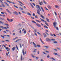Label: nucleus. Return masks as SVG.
Returning <instances> with one entry per match:
<instances>
[{"label": "nucleus", "mask_w": 61, "mask_h": 61, "mask_svg": "<svg viewBox=\"0 0 61 61\" xmlns=\"http://www.w3.org/2000/svg\"><path fill=\"white\" fill-rule=\"evenodd\" d=\"M36 8L37 9H38L39 8V9L38 10H37V13L38 14V15H40L43 18V19H45V17L44 16L42 15H41L40 14V11H41V8H40V6L38 5H36Z\"/></svg>", "instance_id": "nucleus-1"}, {"label": "nucleus", "mask_w": 61, "mask_h": 61, "mask_svg": "<svg viewBox=\"0 0 61 61\" xmlns=\"http://www.w3.org/2000/svg\"><path fill=\"white\" fill-rule=\"evenodd\" d=\"M53 26L55 28H56V30H58V27H56V26L57 25V23L56 21H54L53 23Z\"/></svg>", "instance_id": "nucleus-2"}, {"label": "nucleus", "mask_w": 61, "mask_h": 61, "mask_svg": "<svg viewBox=\"0 0 61 61\" xmlns=\"http://www.w3.org/2000/svg\"><path fill=\"white\" fill-rule=\"evenodd\" d=\"M40 19L41 20V21H43V22H45V24L47 25V26H49V25H48V24L47 23H46L47 22L46 21L44 20H43V19H41V18H40Z\"/></svg>", "instance_id": "nucleus-3"}, {"label": "nucleus", "mask_w": 61, "mask_h": 61, "mask_svg": "<svg viewBox=\"0 0 61 61\" xmlns=\"http://www.w3.org/2000/svg\"><path fill=\"white\" fill-rule=\"evenodd\" d=\"M7 19L8 21H9V22H12L13 21V20L12 19H11L10 20L9 19H8V18H7Z\"/></svg>", "instance_id": "nucleus-4"}, {"label": "nucleus", "mask_w": 61, "mask_h": 61, "mask_svg": "<svg viewBox=\"0 0 61 61\" xmlns=\"http://www.w3.org/2000/svg\"><path fill=\"white\" fill-rule=\"evenodd\" d=\"M46 41H51V40L50 39L48 38H47L46 39Z\"/></svg>", "instance_id": "nucleus-5"}, {"label": "nucleus", "mask_w": 61, "mask_h": 61, "mask_svg": "<svg viewBox=\"0 0 61 61\" xmlns=\"http://www.w3.org/2000/svg\"><path fill=\"white\" fill-rule=\"evenodd\" d=\"M22 53L23 55H25L26 53V51H25L24 53V49H23L22 50Z\"/></svg>", "instance_id": "nucleus-6"}, {"label": "nucleus", "mask_w": 61, "mask_h": 61, "mask_svg": "<svg viewBox=\"0 0 61 61\" xmlns=\"http://www.w3.org/2000/svg\"><path fill=\"white\" fill-rule=\"evenodd\" d=\"M0 28H2V29H6L7 28L5 27H4L3 26H0Z\"/></svg>", "instance_id": "nucleus-7"}, {"label": "nucleus", "mask_w": 61, "mask_h": 61, "mask_svg": "<svg viewBox=\"0 0 61 61\" xmlns=\"http://www.w3.org/2000/svg\"><path fill=\"white\" fill-rule=\"evenodd\" d=\"M36 24V25L37 26H38V27H41V26L39 24H38V23Z\"/></svg>", "instance_id": "nucleus-8"}, {"label": "nucleus", "mask_w": 61, "mask_h": 61, "mask_svg": "<svg viewBox=\"0 0 61 61\" xmlns=\"http://www.w3.org/2000/svg\"><path fill=\"white\" fill-rule=\"evenodd\" d=\"M6 11H7V12H8V13H9L10 14V15L12 13H11L10 11L9 10H8V9H6Z\"/></svg>", "instance_id": "nucleus-9"}, {"label": "nucleus", "mask_w": 61, "mask_h": 61, "mask_svg": "<svg viewBox=\"0 0 61 61\" xmlns=\"http://www.w3.org/2000/svg\"><path fill=\"white\" fill-rule=\"evenodd\" d=\"M14 14H15V15H18V13L17 12L15 11V12H13Z\"/></svg>", "instance_id": "nucleus-10"}, {"label": "nucleus", "mask_w": 61, "mask_h": 61, "mask_svg": "<svg viewBox=\"0 0 61 61\" xmlns=\"http://www.w3.org/2000/svg\"><path fill=\"white\" fill-rule=\"evenodd\" d=\"M43 4V2L42 1H41V2L39 3V4L40 5H42V4Z\"/></svg>", "instance_id": "nucleus-11"}, {"label": "nucleus", "mask_w": 61, "mask_h": 61, "mask_svg": "<svg viewBox=\"0 0 61 61\" xmlns=\"http://www.w3.org/2000/svg\"><path fill=\"white\" fill-rule=\"evenodd\" d=\"M41 8L42 9L43 12H44V9L41 6Z\"/></svg>", "instance_id": "nucleus-12"}, {"label": "nucleus", "mask_w": 61, "mask_h": 61, "mask_svg": "<svg viewBox=\"0 0 61 61\" xmlns=\"http://www.w3.org/2000/svg\"><path fill=\"white\" fill-rule=\"evenodd\" d=\"M40 39L42 43V44H45V43H44V42H43L42 41V39H41V38H40Z\"/></svg>", "instance_id": "nucleus-13"}, {"label": "nucleus", "mask_w": 61, "mask_h": 61, "mask_svg": "<svg viewBox=\"0 0 61 61\" xmlns=\"http://www.w3.org/2000/svg\"><path fill=\"white\" fill-rule=\"evenodd\" d=\"M32 43L34 45V46L35 47H36L37 46H36V44H35V43H34V42H32Z\"/></svg>", "instance_id": "nucleus-14"}, {"label": "nucleus", "mask_w": 61, "mask_h": 61, "mask_svg": "<svg viewBox=\"0 0 61 61\" xmlns=\"http://www.w3.org/2000/svg\"><path fill=\"white\" fill-rule=\"evenodd\" d=\"M48 7L49 9H51V6L50 5H48Z\"/></svg>", "instance_id": "nucleus-15"}, {"label": "nucleus", "mask_w": 61, "mask_h": 61, "mask_svg": "<svg viewBox=\"0 0 61 61\" xmlns=\"http://www.w3.org/2000/svg\"><path fill=\"white\" fill-rule=\"evenodd\" d=\"M15 49V47H14L12 48V49L13 51H14Z\"/></svg>", "instance_id": "nucleus-16"}, {"label": "nucleus", "mask_w": 61, "mask_h": 61, "mask_svg": "<svg viewBox=\"0 0 61 61\" xmlns=\"http://www.w3.org/2000/svg\"><path fill=\"white\" fill-rule=\"evenodd\" d=\"M43 47L46 48H49V46H43Z\"/></svg>", "instance_id": "nucleus-17"}, {"label": "nucleus", "mask_w": 61, "mask_h": 61, "mask_svg": "<svg viewBox=\"0 0 61 61\" xmlns=\"http://www.w3.org/2000/svg\"><path fill=\"white\" fill-rule=\"evenodd\" d=\"M50 59H53V60H55V61H56V60L53 57L51 58Z\"/></svg>", "instance_id": "nucleus-18"}, {"label": "nucleus", "mask_w": 61, "mask_h": 61, "mask_svg": "<svg viewBox=\"0 0 61 61\" xmlns=\"http://www.w3.org/2000/svg\"><path fill=\"white\" fill-rule=\"evenodd\" d=\"M4 3H5V4H6V5H7V6H9V5H8V3H6L5 2H4Z\"/></svg>", "instance_id": "nucleus-19"}, {"label": "nucleus", "mask_w": 61, "mask_h": 61, "mask_svg": "<svg viewBox=\"0 0 61 61\" xmlns=\"http://www.w3.org/2000/svg\"><path fill=\"white\" fill-rule=\"evenodd\" d=\"M36 22H37L38 23H41V21H40L39 20H36Z\"/></svg>", "instance_id": "nucleus-20"}, {"label": "nucleus", "mask_w": 61, "mask_h": 61, "mask_svg": "<svg viewBox=\"0 0 61 61\" xmlns=\"http://www.w3.org/2000/svg\"><path fill=\"white\" fill-rule=\"evenodd\" d=\"M30 5L31 6V7H32V8H34V7L32 4L31 3H30Z\"/></svg>", "instance_id": "nucleus-21"}, {"label": "nucleus", "mask_w": 61, "mask_h": 61, "mask_svg": "<svg viewBox=\"0 0 61 61\" xmlns=\"http://www.w3.org/2000/svg\"><path fill=\"white\" fill-rule=\"evenodd\" d=\"M27 14L28 15H30V16H31V14H30V13L29 12H28L27 13Z\"/></svg>", "instance_id": "nucleus-22"}, {"label": "nucleus", "mask_w": 61, "mask_h": 61, "mask_svg": "<svg viewBox=\"0 0 61 61\" xmlns=\"http://www.w3.org/2000/svg\"><path fill=\"white\" fill-rule=\"evenodd\" d=\"M46 20L48 22H49L50 21L49 20V19H48L46 18Z\"/></svg>", "instance_id": "nucleus-23"}, {"label": "nucleus", "mask_w": 61, "mask_h": 61, "mask_svg": "<svg viewBox=\"0 0 61 61\" xmlns=\"http://www.w3.org/2000/svg\"><path fill=\"white\" fill-rule=\"evenodd\" d=\"M55 6L56 7V8H58V7H59V6L57 5H55Z\"/></svg>", "instance_id": "nucleus-24"}, {"label": "nucleus", "mask_w": 61, "mask_h": 61, "mask_svg": "<svg viewBox=\"0 0 61 61\" xmlns=\"http://www.w3.org/2000/svg\"><path fill=\"white\" fill-rule=\"evenodd\" d=\"M51 41H55V39H51Z\"/></svg>", "instance_id": "nucleus-25"}, {"label": "nucleus", "mask_w": 61, "mask_h": 61, "mask_svg": "<svg viewBox=\"0 0 61 61\" xmlns=\"http://www.w3.org/2000/svg\"><path fill=\"white\" fill-rule=\"evenodd\" d=\"M6 1L7 2H8V3H12V2H11V1H10L8 0H6Z\"/></svg>", "instance_id": "nucleus-26"}, {"label": "nucleus", "mask_w": 61, "mask_h": 61, "mask_svg": "<svg viewBox=\"0 0 61 61\" xmlns=\"http://www.w3.org/2000/svg\"><path fill=\"white\" fill-rule=\"evenodd\" d=\"M0 24H4V23L2 21H0Z\"/></svg>", "instance_id": "nucleus-27"}, {"label": "nucleus", "mask_w": 61, "mask_h": 61, "mask_svg": "<svg viewBox=\"0 0 61 61\" xmlns=\"http://www.w3.org/2000/svg\"><path fill=\"white\" fill-rule=\"evenodd\" d=\"M19 40H21V39H18V40H16L15 41V42H17L18 41H19Z\"/></svg>", "instance_id": "nucleus-28"}, {"label": "nucleus", "mask_w": 61, "mask_h": 61, "mask_svg": "<svg viewBox=\"0 0 61 61\" xmlns=\"http://www.w3.org/2000/svg\"><path fill=\"white\" fill-rule=\"evenodd\" d=\"M47 58H49L50 57V56H49V55H48V56H47Z\"/></svg>", "instance_id": "nucleus-29"}, {"label": "nucleus", "mask_w": 61, "mask_h": 61, "mask_svg": "<svg viewBox=\"0 0 61 61\" xmlns=\"http://www.w3.org/2000/svg\"><path fill=\"white\" fill-rule=\"evenodd\" d=\"M37 33L38 34H39V35H40V36H42V35L40 33H39V32H37Z\"/></svg>", "instance_id": "nucleus-30"}, {"label": "nucleus", "mask_w": 61, "mask_h": 61, "mask_svg": "<svg viewBox=\"0 0 61 61\" xmlns=\"http://www.w3.org/2000/svg\"><path fill=\"white\" fill-rule=\"evenodd\" d=\"M36 46L38 47H41V46L37 44Z\"/></svg>", "instance_id": "nucleus-31"}, {"label": "nucleus", "mask_w": 61, "mask_h": 61, "mask_svg": "<svg viewBox=\"0 0 61 61\" xmlns=\"http://www.w3.org/2000/svg\"><path fill=\"white\" fill-rule=\"evenodd\" d=\"M32 22H33V23H35V24H36V22L35 21H34V20H32Z\"/></svg>", "instance_id": "nucleus-32"}, {"label": "nucleus", "mask_w": 61, "mask_h": 61, "mask_svg": "<svg viewBox=\"0 0 61 61\" xmlns=\"http://www.w3.org/2000/svg\"><path fill=\"white\" fill-rule=\"evenodd\" d=\"M54 55H58V54L55 52L54 53Z\"/></svg>", "instance_id": "nucleus-33"}, {"label": "nucleus", "mask_w": 61, "mask_h": 61, "mask_svg": "<svg viewBox=\"0 0 61 61\" xmlns=\"http://www.w3.org/2000/svg\"><path fill=\"white\" fill-rule=\"evenodd\" d=\"M53 43H55V44H56V43H57V42L56 41H54Z\"/></svg>", "instance_id": "nucleus-34"}, {"label": "nucleus", "mask_w": 61, "mask_h": 61, "mask_svg": "<svg viewBox=\"0 0 61 61\" xmlns=\"http://www.w3.org/2000/svg\"><path fill=\"white\" fill-rule=\"evenodd\" d=\"M34 31L35 32V33H36L37 32V30L36 29H35L34 30Z\"/></svg>", "instance_id": "nucleus-35"}, {"label": "nucleus", "mask_w": 61, "mask_h": 61, "mask_svg": "<svg viewBox=\"0 0 61 61\" xmlns=\"http://www.w3.org/2000/svg\"><path fill=\"white\" fill-rule=\"evenodd\" d=\"M31 55L32 57H33L34 58H35V57H36V56H34V55H33L32 54Z\"/></svg>", "instance_id": "nucleus-36"}, {"label": "nucleus", "mask_w": 61, "mask_h": 61, "mask_svg": "<svg viewBox=\"0 0 61 61\" xmlns=\"http://www.w3.org/2000/svg\"><path fill=\"white\" fill-rule=\"evenodd\" d=\"M22 60V55H21V61Z\"/></svg>", "instance_id": "nucleus-37"}, {"label": "nucleus", "mask_w": 61, "mask_h": 61, "mask_svg": "<svg viewBox=\"0 0 61 61\" xmlns=\"http://www.w3.org/2000/svg\"><path fill=\"white\" fill-rule=\"evenodd\" d=\"M43 2L44 3V4H46V2L45 1V0H44Z\"/></svg>", "instance_id": "nucleus-38"}, {"label": "nucleus", "mask_w": 61, "mask_h": 61, "mask_svg": "<svg viewBox=\"0 0 61 61\" xmlns=\"http://www.w3.org/2000/svg\"><path fill=\"white\" fill-rule=\"evenodd\" d=\"M14 7H15V8H18V7H17V6L15 5H14Z\"/></svg>", "instance_id": "nucleus-39"}, {"label": "nucleus", "mask_w": 61, "mask_h": 61, "mask_svg": "<svg viewBox=\"0 0 61 61\" xmlns=\"http://www.w3.org/2000/svg\"><path fill=\"white\" fill-rule=\"evenodd\" d=\"M44 27H45V28H47L48 29V27H47V26H46V25H45L44 26Z\"/></svg>", "instance_id": "nucleus-40"}, {"label": "nucleus", "mask_w": 61, "mask_h": 61, "mask_svg": "<svg viewBox=\"0 0 61 61\" xmlns=\"http://www.w3.org/2000/svg\"><path fill=\"white\" fill-rule=\"evenodd\" d=\"M2 6H1L2 7V6H3L4 7H5V6L3 4H2Z\"/></svg>", "instance_id": "nucleus-41"}, {"label": "nucleus", "mask_w": 61, "mask_h": 61, "mask_svg": "<svg viewBox=\"0 0 61 61\" xmlns=\"http://www.w3.org/2000/svg\"><path fill=\"white\" fill-rule=\"evenodd\" d=\"M4 24L5 25H7V26H8V24H7L5 23V24Z\"/></svg>", "instance_id": "nucleus-42"}, {"label": "nucleus", "mask_w": 61, "mask_h": 61, "mask_svg": "<svg viewBox=\"0 0 61 61\" xmlns=\"http://www.w3.org/2000/svg\"><path fill=\"white\" fill-rule=\"evenodd\" d=\"M54 14H55V15H56V16L57 15V14H56V12H54Z\"/></svg>", "instance_id": "nucleus-43"}, {"label": "nucleus", "mask_w": 61, "mask_h": 61, "mask_svg": "<svg viewBox=\"0 0 61 61\" xmlns=\"http://www.w3.org/2000/svg\"><path fill=\"white\" fill-rule=\"evenodd\" d=\"M22 13H24V14H25V11H22Z\"/></svg>", "instance_id": "nucleus-44"}, {"label": "nucleus", "mask_w": 61, "mask_h": 61, "mask_svg": "<svg viewBox=\"0 0 61 61\" xmlns=\"http://www.w3.org/2000/svg\"><path fill=\"white\" fill-rule=\"evenodd\" d=\"M46 9V10H47L48 11H49V10H48V9H47V8L46 7H44Z\"/></svg>", "instance_id": "nucleus-45"}, {"label": "nucleus", "mask_w": 61, "mask_h": 61, "mask_svg": "<svg viewBox=\"0 0 61 61\" xmlns=\"http://www.w3.org/2000/svg\"><path fill=\"white\" fill-rule=\"evenodd\" d=\"M47 36H46V34L44 35V37H46Z\"/></svg>", "instance_id": "nucleus-46"}, {"label": "nucleus", "mask_w": 61, "mask_h": 61, "mask_svg": "<svg viewBox=\"0 0 61 61\" xmlns=\"http://www.w3.org/2000/svg\"><path fill=\"white\" fill-rule=\"evenodd\" d=\"M5 41H6V42H10V41H9L7 40H5Z\"/></svg>", "instance_id": "nucleus-47"}, {"label": "nucleus", "mask_w": 61, "mask_h": 61, "mask_svg": "<svg viewBox=\"0 0 61 61\" xmlns=\"http://www.w3.org/2000/svg\"><path fill=\"white\" fill-rule=\"evenodd\" d=\"M20 48H22V46L21 45V44L20 43Z\"/></svg>", "instance_id": "nucleus-48"}, {"label": "nucleus", "mask_w": 61, "mask_h": 61, "mask_svg": "<svg viewBox=\"0 0 61 61\" xmlns=\"http://www.w3.org/2000/svg\"><path fill=\"white\" fill-rule=\"evenodd\" d=\"M10 50V48H9L7 50V51H8V52Z\"/></svg>", "instance_id": "nucleus-49"}, {"label": "nucleus", "mask_w": 61, "mask_h": 61, "mask_svg": "<svg viewBox=\"0 0 61 61\" xmlns=\"http://www.w3.org/2000/svg\"><path fill=\"white\" fill-rule=\"evenodd\" d=\"M10 50V48H9L7 50V51H8V52Z\"/></svg>", "instance_id": "nucleus-50"}, {"label": "nucleus", "mask_w": 61, "mask_h": 61, "mask_svg": "<svg viewBox=\"0 0 61 61\" xmlns=\"http://www.w3.org/2000/svg\"><path fill=\"white\" fill-rule=\"evenodd\" d=\"M0 36H1V37H2V38H4L5 37L4 36L2 35H1Z\"/></svg>", "instance_id": "nucleus-51"}, {"label": "nucleus", "mask_w": 61, "mask_h": 61, "mask_svg": "<svg viewBox=\"0 0 61 61\" xmlns=\"http://www.w3.org/2000/svg\"><path fill=\"white\" fill-rule=\"evenodd\" d=\"M16 48H17V49L18 50H18V48L17 46V45H16Z\"/></svg>", "instance_id": "nucleus-52"}, {"label": "nucleus", "mask_w": 61, "mask_h": 61, "mask_svg": "<svg viewBox=\"0 0 61 61\" xmlns=\"http://www.w3.org/2000/svg\"><path fill=\"white\" fill-rule=\"evenodd\" d=\"M26 33V30H24V31L23 33L24 34H25V33Z\"/></svg>", "instance_id": "nucleus-53"}, {"label": "nucleus", "mask_w": 61, "mask_h": 61, "mask_svg": "<svg viewBox=\"0 0 61 61\" xmlns=\"http://www.w3.org/2000/svg\"><path fill=\"white\" fill-rule=\"evenodd\" d=\"M35 18H38V17L37 15H36L35 16Z\"/></svg>", "instance_id": "nucleus-54"}, {"label": "nucleus", "mask_w": 61, "mask_h": 61, "mask_svg": "<svg viewBox=\"0 0 61 61\" xmlns=\"http://www.w3.org/2000/svg\"><path fill=\"white\" fill-rule=\"evenodd\" d=\"M45 51L46 52V53H49V51Z\"/></svg>", "instance_id": "nucleus-55"}, {"label": "nucleus", "mask_w": 61, "mask_h": 61, "mask_svg": "<svg viewBox=\"0 0 61 61\" xmlns=\"http://www.w3.org/2000/svg\"><path fill=\"white\" fill-rule=\"evenodd\" d=\"M1 20H5V19L4 18H1Z\"/></svg>", "instance_id": "nucleus-56"}, {"label": "nucleus", "mask_w": 61, "mask_h": 61, "mask_svg": "<svg viewBox=\"0 0 61 61\" xmlns=\"http://www.w3.org/2000/svg\"><path fill=\"white\" fill-rule=\"evenodd\" d=\"M20 9H21V10H23V9L22 8L20 7Z\"/></svg>", "instance_id": "nucleus-57"}, {"label": "nucleus", "mask_w": 61, "mask_h": 61, "mask_svg": "<svg viewBox=\"0 0 61 61\" xmlns=\"http://www.w3.org/2000/svg\"><path fill=\"white\" fill-rule=\"evenodd\" d=\"M34 35H35V36H37V34H36V33H35L34 34Z\"/></svg>", "instance_id": "nucleus-58"}, {"label": "nucleus", "mask_w": 61, "mask_h": 61, "mask_svg": "<svg viewBox=\"0 0 61 61\" xmlns=\"http://www.w3.org/2000/svg\"><path fill=\"white\" fill-rule=\"evenodd\" d=\"M33 16H35V14L33 13Z\"/></svg>", "instance_id": "nucleus-59"}, {"label": "nucleus", "mask_w": 61, "mask_h": 61, "mask_svg": "<svg viewBox=\"0 0 61 61\" xmlns=\"http://www.w3.org/2000/svg\"><path fill=\"white\" fill-rule=\"evenodd\" d=\"M32 4H33V5L34 6H35V3H32Z\"/></svg>", "instance_id": "nucleus-60"}, {"label": "nucleus", "mask_w": 61, "mask_h": 61, "mask_svg": "<svg viewBox=\"0 0 61 61\" xmlns=\"http://www.w3.org/2000/svg\"><path fill=\"white\" fill-rule=\"evenodd\" d=\"M46 31L47 32H48V30H46Z\"/></svg>", "instance_id": "nucleus-61"}, {"label": "nucleus", "mask_w": 61, "mask_h": 61, "mask_svg": "<svg viewBox=\"0 0 61 61\" xmlns=\"http://www.w3.org/2000/svg\"><path fill=\"white\" fill-rule=\"evenodd\" d=\"M3 16L4 17V18H5V15L4 14H3Z\"/></svg>", "instance_id": "nucleus-62"}, {"label": "nucleus", "mask_w": 61, "mask_h": 61, "mask_svg": "<svg viewBox=\"0 0 61 61\" xmlns=\"http://www.w3.org/2000/svg\"><path fill=\"white\" fill-rule=\"evenodd\" d=\"M5 13H4L3 12H1V13L2 14H4Z\"/></svg>", "instance_id": "nucleus-63"}, {"label": "nucleus", "mask_w": 61, "mask_h": 61, "mask_svg": "<svg viewBox=\"0 0 61 61\" xmlns=\"http://www.w3.org/2000/svg\"><path fill=\"white\" fill-rule=\"evenodd\" d=\"M6 50H8V47H6Z\"/></svg>", "instance_id": "nucleus-64"}]
</instances>
